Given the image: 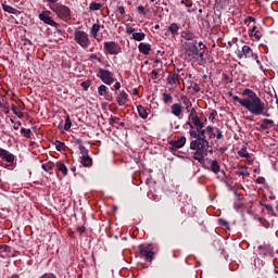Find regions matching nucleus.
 I'll use <instances>...</instances> for the list:
<instances>
[{
  "instance_id": "f257e3e1",
  "label": "nucleus",
  "mask_w": 278,
  "mask_h": 278,
  "mask_svg": "<svg viewBox=\"0 0 278 278\" xmlns=\"http://www.w3.org/2000/svg\"><path fill=\"white\" fill-rule=\"evenodd\" d=\"M212 144H214V142H210L207 141V139H195L191 141L190 149L192 151H195L193 154V159L200 162V164H203L205 162V156H207V153H214Z\"/></svg>"
},
{
  "instance_id": "f03ea898",
  "label": "nucleus",
  "mask_w": 278,
  "mask_h": 278,
  "mask_svg": "<svg viewBox=\"0 0 278 278\" xmlns=\"http://www.w3.org/2000/svg\"><path fill=\"white\" fill-rule=\"evenodd\" d=\"M241 105H262V100L253 89L245 88L240 92Z\"/></svg>"
},
{
  "instance_id": "7ed1b4c3",
  "label": "nucleus",
  "mask_w": 278,
  "mask_h": 278,
  "mask_svg": "<svg viewBox=\"0 0 278 278\" xmlns=\"http://www.w3.org/2000/svg\"><path fill=\"white\" fill-rule=\"evenodd\" d=\"M191 121L195 127V130L194 129L190 130L191 138L201 139V140L207 139V137L205 136V129H203V127H205V123L201 122V117H199L198 115L195 117H192Z\"/></svg>"
},
{
  "instance_id": "20e7f679",
  "label": "nucleus",
  "mask_w": 278,
  "mask_h": 278,
  "mask_svg": "<svg viewBox=\"0 0 278 278\" xmlns=\"http://www.w3.org/2000/svg\"><path fill=\"white\" fill-rule=\"evenodd\" d=\"M50 10L61 21H71V14H73V11H71V8L66 7L65 4L58 2L56 4L52 5Z\"/></svg>"
},
{
  "instance_id": "39448f33",
  "label": "nucleus",
  "mask_w": 278,
  "mask_h": 278,
  "mask_svg": "<svg viewBox=\"0 0 278 278\" xmlns=\"http://www.w3.org/2000/svg\"><path fill=\"white\" fill-rule=\"evenodd\" d=\"M185 49V60L187 62H192V60H197V55H199V47H197V41H186L184 43Z\"/></svg>"
},
{
  "instance_id": "423d86ee",
  "label": "nucleus",
  "mask_w": 278,
  "mask_h": 278,
  "mask_svg": "<svg viewBox=\"0 0 278 278\" xmlns=\"http://www.w3.org/2000/svg\"><path fill=\"white\" fill-rule=\"evenodd\" d=\"M74 40L83 49H88V47H90V38L88 37V33L84 30H75Z\"/></svg>"
},
{
  "instance_id": "0eeeda50",
  "label": "nucleus",
  "mask_w": 278,
  "mask_h": 278,
  "mask_svg": "<svg viewBox=\"0 0 278 278\" xmlns=\"http://www.w3.org/2000/svg\"><path fill=\"white\" fill-rule=\"evenodd\" d=\"M105 53L109 55H118L123 51V48L115 41H106L103 43Z\"/></svg>"
},
{
  "instance_id": "6e6552de",
  "label": "nucleus",
  "mask_w": 278,
  "mask_h": 278,
  "mask_svg": "<svg viewBox=\"0 0 278 278\" xmlns=\"http://www.w3.org/2000/svg\"><path fill=\"white\" fill-rule=\"evenodd\" d=\"M39 21H42V23H45L46 25H50V27H55V29L60 27V23L53 21V17L51 16V11L49 10L39 13Z\"/></svg>"
},
{
  "instance_id": "1a4fd4ad",
  "label": "nucleus",
  "mask_w": 278,
  "mask_h": 278,
  "mask_svg": "<svg viewBox=\"0 0 278 278\" xmlns=\"http://www.w3.org/2000/svg\"><path fill=\"white\" fill-rule=\"evenodd\" d=\"M98 77L103 81V84H106V86H112V84H114V76L112 75V72L108 70L99 68Z\"/></svg>"
},
{
  "instance_id": "9d476101",
  "label": "nucleus",
  "mask_w": 278,
  "mask_h": 278,
  "mask_svg": "<svg viewBox=\"0 0 278 278\" xmlns=\"http://www.w3.org/2000/svg\"><path fill=\"white\" fill-rule=\"evenodd\" d=\"M179 73H181V70H174L173 72H170L166 78V81L169 86H173V88H177V86H179V84H181V80L179 79V77H181V75H179Z\"/></svg>"
},
{
  "instance_id": "9b49d317",
  "label": "nucleus",
  "mask_w": 278,
  "mask_h": 278,
  "mask_svg": "<svg viewBox=\"0 0 278 278\" xmlns=\"http://www.w3.org/2000/svg\"><path fill=\"white\" fill-rule=\"evenodd\" d=\"M247 110L251 112V114H254V116H271V113H268L266 108L264 105H245Z\"/></svg>"
},
{
  "instance_id": "f8f14e48",
  "label": "nucleus",
  "mask_w": 278,
  "mask_h": 278,
  "mask_svg": "<svg viewBox=\"0 0 278 278\" xmlns=\"http://www.w3.org/2000/svg\"><path fill=\"white\" fill-rule=\"evenodd\" d=\"M205 134H207L210 140L216 138L217 140H223V131L218 129L217 127L207 126L206 129H204Z\"/></svg>"
},
{
  "instance_id": "ddd939ff",
  "label": "nucleus",
  "mask_w": 278,
  "mask_h": 278,
  "mask_svg": "<svg viewBox=\"0 0 278 278\" xmlns=\"http://www.w3.org/2000/svg\"><path fill=\"white\" fill-rule=\"evenodd\" d=\"M168 144H169V151L172 153L173 151L184 149V147H186V137H180L177 140H170Z\"/></svg>"
},
{
  "instance_id": "4468645a",
  "label": "nucleus",
  "mask_w": 278,
  "mask_h": 278,
  "mask_svg": "<svg viewBox=\"0 0 278 278\" xmlns=\"http://www.w3.org/2000/svg\"><path fill=\"white\" fill-rule=\"evenodd\" d=\"M138 250H139L141 257H144V260L147 262H153V255H155V253L153 251L147 250V248L143 244H140L138 247Z\"/></svg>"
},
{
  "instance_id": "2eb2a0df",
  "label": "nucleus",
  "mask_w": 278,
  "mask_h": 278,
  "mask_svg": "<svg viewBox=\"0 0 278 278\" xmlns=\"http://www.w3.org/2000/svg\"><path fill=\"white\" fill-rule=\"evenodd\" d=\"M0 160L8 162L9 164H14L15 156L10 151L0 148Z\"/></svg>"
},
{
  "instance_id": "dca6fc26",
  "label": "nucleus",
  "mask_w": 278,
  "mask_h": 278,
  "mask_svg": "<svg viewBox=\"0 0 278 278\" xmlns=\"http://www.w3.org/2000/svg\"><path fill=\"white\" fill-rule=\"evenodd\" d=\"M139 53H142L143 55H149L151 53V45L141 42L138 46Z\"/></svg>"
},
{
  "instance_id": "f3484780",
  "label": "nucleus",
  "mask_w": 278,
  "mask_h": 278,
  "mask_svg": "<svg viewBox=\"0 0 278 278\" xmlns=\"http://www.w3.org/2000/svg\"><path fill=\"white\" fill-rule=\"evenodd\" d=\"M167 31L173 36V38L179 36V24L173 23L170 26L167 27Z\"/></svg>"
},
{
  "instance_id": "a211bd4d",
  "label": "nucleus",
  "mask_w": 278,
  "mask_h": 278,
  "mask_svg": "<svg viewBox=\"0 0 278 278\" xmlns=\"http://www.w3.org/2000/svg\"><path fill=\"white\" fill-rule=\"evenodd\" d=\"M12 252V248L8 244L0 245V257L5 258Z\"/></svg>"
},
{
  "instance_id": "6ab92c4d",
  "label": "nucleus",
  "mask_w": 278,
  "mask_h": 278,
  "mask_svg": "<svg viewBox=\"0 0 278 278\" xmlns=\"http://www.w3.org/2000/svg\"><path fill=\"white\" fill-rule=\"evenodd\" d=\"M55 166H56V170L59 173H62L63 177H66V175H68V167H66L64 162H56Z\"/></svg>"
},
{
  "instance_id": "aec40b11",
  "label": "nucleus",
  "mask_w": 278,
  "mask_h": 278,
  "mask_svg": "<svg viewBox=\"0 0 278 278\" xmlns=\"http://www.w3.org/2000/svg\"><path fill=\"white\" fill-rule=\"evenodd\" d=\"M2 10L4 12H8L9 14H15V15L21 14V11H18L17 9L11 7L10 4H2Z\"/></svg>"
},
{
  "instance_id": "412c9836",
  "label": "nucleus",
  "mask_w": 278,
  "mask_h": 278,
  "mask_svg": "<svg viewBox=\"0 0 278 278\" xmlns=\"http://www.w3.org/2000/svg\"><path fill=\"white\" fill-rule=\"evenodd\" d=\"M208 170L215 173V175H218V173H220V164H218V161H212Z\"/></svg>"
},
{
  "instance_id": "4be33fe9",
  "label": "nucleus",
  "mask_w": 278,
  "mask_h": 278,
  "mask_svg": "<svg viewBox=\"0 0 278 278\" xmlns=\"http://www.w3.org/2000/svg\"><path fill=\"white\" fill-rule=\"evenodd\" d=\"M265 210H267V213L271 216H275V218L278 217V204L275 206V208L271 205L265 204Z\"/></svg>"
},
{
  "instance_id": "5701e85b",
  "label": "nucleus",
  "mask_w": 278,
  "mask_h": 278,
  "mask_svg": "<svg viewBox=\"0 0 278 278\" xmlns=\"http://www.w3.org/2000/svg\"><path fill=\"white\" fill-rule=\"evenodd\" d=\"M80 164L86 168H90L92 166V157L89 156H80Z\"/></svg>"
},
{
  "instance_id": "b1692460",
  "label": "nucleus",
  "mask_w": 278,
  "mask_h": 278,
  "mask_svg": "<svg viewBox=\"0 0 278 278\" xmlns=\"http://www.w3.org/2000/svg\"><path fill=\"white\" fill-rule=\"evenodd\" d=\"M247 166H238V170L236 172V175H239L241 177H250L251 173L247 169Z\"/></svg>"
},
{
  "instance_id": "393cba45",
  "label": "nucleus",
  "mask_w": 278,
  "mask_h": 278,
  "mask_svg": "<svg viewBox=\"0 0 278 278\" xmlns=\"http://www.w3.org/2000/svg\"><path fill=\"white\" fill-rule=\"evenodd\" d=\"M98 94H100V97H105L106 99H110V92L108 91V87L105 85L99 86Z\"/></svg>"
},
{
  "instance_id": "a878e982",
  "label": "nucleus",
  "mask_w": 278,
  "mask_h": 278,
  "mask_svg": "<svg viewBox=\"0 0 278 278\" xmlns=\"http://www.w3.org/2000/svg\"><path fill=\"white\" fill-rule=\"evenodd\" d=\"M127 99H129V96L127 94V92L122 91L118 97H117V103L119 105H125V103H127Z\"/></svg>"
},
{
  "instance_id": "bb28decb",
  "label": "nucleus",
  "mask_w": 278,
  "mask_h": 278,
  "mask_svg": "<svg viewBox=\"0 0 278 278\" xmlns=\"http://www.w3.org/2000/svg\"><path fill=\"white\" fill-rule=\"evenodd\" d=\"M181 38L188 40L187 42H194V34L188 30L181 33Z\"/></svg>"
},
{
  "instance_id": "cd10ccee",
  "label": "nucleus",
  "mask_w": 278,
  "mask_h": 278,
  "mask_svg": "<svg viewBox=\"0 0 278 278\" xmlns=\"http://www.w3.org/2000/svg\"><path fill=\"white\" fill-rule=\"evenodd\" d=\"M99 31H101V25L93 24L92 27L90 28L91 38H97V36H99Z\"/></svg>"
},
{
  "instance_id": "c85d7f7f",
  "label": "nucleus",
  "mask_w": 278,
  "mask_h": 278,
  "mask_svg": "<svg viewBox=\"0 0 278 278\" xmlns=\"http://www.w3.org/2000/svg\"><path fill=\"white\" fill-rule=\"evenodd\" d=\"M77 144H79V151H80L81 157H87L90 155L88 154L89 153L88 149L84 147V144H81V139L77 140Z\"/></svg>"
},
{
  "instance_id": "c756f323",
  "label": "nucleus",
  "mask_w": 278,
  "mask_h": 278,
  "mask_svg": "<svg viewBox=\"0 0 278 278\" xmlns=\"http://www.w3.org/2000/svg\"><path fill=\"white\" fill-rule=\"evenodd\" d=\"M144 38H147V34L142 33V30L132 34V40H136L137 42H142Z\"/></svg>"
},
{
  "instance_id": "7c9ffc66",
  "label": "nucleus",
  "mask_w": 278,
  "mask_h": 278,
  "mask_svg": "<svg viewBox=\"0 0 278 278\" xmlns=\"http://www.w3.org/2000/svg\"><path fill=\"white\" fill-rule=\"evenodd\" d=\"M137 112L140 118H147V116H149V113L147 112V108H144L143 105H137Z\"/></svg>"
},
{
  "instance_id": "2f4dec72",
  "label": "nucleus",
  "mask_w": 278,
  "mask_h": 278,
  "mask_svg": "<svg viewBox=\"0 0 278 278\" xmlns=\"http://www.w3.org/2000/svg\"><path fill=\"white\" fill-rule=\"evenodd\" d=\"M274 124H275V122L273 119L265 118L261 123V129H264V130L270 129V126Z\"/></svg>"
},
{
  "instance_id": "473e14b6",
  "label": "nucleus",
  "mask_w": 278,
  "mask_h": 278,
  "mask_svg": "<svg viewBox=\"0 0 278 278\" xmlns=\"http://www.w3.org/2000/svg\"><path fill=\"white\" fill-rule=\"evenodd\" d=\"M181 112H184L181 105H172V114H174V116H181Z\"/></svg>"
},
{
  "instance_id": "72a5a7b5",
  "label": "nucleus",
  "mask_w": 278,
  "mask_h": 278,
  "mask_svg": "<svg viewBox=\"0 0 278 278\" xmlns=\"http://www.w3.org/2000/svg\"><path fill=\"white\" fill-rule=\"evenodd\" d=\"M41 168H43L46 173H49L50 170H53V168H55V163L49 161L48 163L42 164Z\"/></svg>"
},
{
  "instance_id": "f704fd0d",
  "label": "nucleus",
  "mask_w": 278,
  "mask_h": 278,
  "mask_svg": "<svg viewBox=\"0 0 278 278\" xmlns=\"http://www.w3.org/2000/svg\"><path fill=\"white\" fill-rule=\"evenodd\" d=\"M242 50H243V55L244 58H253V49H251L250 46H243L242 47Z\"/></svg>"
},
{
  "instance_id": "c9c22d12",
  "label": "nucleus",
  "mask_w": 278,
  "mask_h": 278,
  "mask_svg": "<svg viewBox=\"0 0 278 278\" xmlns=\"http://www.w3.org/2000/svg\"><path fill=\"white\" fill-rule=\"evenodd\" d=\"M217 5H219V8L222 10H227V8L229 7V4L231 3V0H215Z\"/></svg>"
},
{
  "instance_id": "e433bc0d",
  "label": "nucleus",
  "mask_w": 278,
  "mask_h": 278,
  "mask_svg": "<svg viewBox=\"0 0 278 278\" xmlns=\"http://www.w3.org/2000/svg\"><path fill=\"white\" fill-rule=\"evenodd\" d=\"M101 8H103V4H101V3H99V2H96V1H93V2H91V3L89 4V10H90L91 12H97V10H101Z\"/></svg>"
},
{
  "instance_id": "4c0bfd02",
  "label": "nucleus",
  "mask_w": 278,
  "mask_h": 278,
  "mask_svg": "<svg viewBox=\"0 0 278 278\" xmlns=\"http://www.w3.org/2000/svg\"><path fill=\"white\" fill-rule=\"evenodd\" d=\"M189 89H190V90H193V91H195V92H201V86L197 83V79L190 81Z\"/></svg>"
},
{
  "instance_id": "58836bf2",
  "label": "nucleus",
  "mask_w": 278,
  "mask_h": 278,
  "mask_svg": "<svg viewBox=\"0 0 278 278\" xmlns=\"http://www.w3.org/2000/svg\"><path fill=\"white\" fill-rule=\"evenodd\" d=\"M12 111L17 118H23L24 114H23V112H21V109H18L17 105H13Z\"/></svg>"
},
{
  "instance_id": "ea45409f",
  "label": "nucleus",
  "mask_w": 278,
  "mask_h": 278,
  "mask_svg": "<svg viewBox=\"0 0 278 278\" xmlns=\"http://www.w3.org/2000/svg\"><path fill=\"white\" fill-rule=\"evenodd\" d=\"M23 40H24L23 47L29 51V49L34 47V42H31V40H29L28 38H24Z\"/></svg>"
},
{
  "instance_id": "a19ab883",
  "label": "nucleus",
  "mask_w": 278,
  "mask_h": 278,
  "mask_svg": "<svg viewBox=\"0 0 278 278\" xmlns=\"http://www.w3.org/2000/svg\"><path fill=\"white\" fill-rule=\"evenodd\" d=\"M239 157H251L249 154V151H247V148H241V150L238 152Z\"/></svg>"
},
{
  "instance_id": "79ce46f5",
  "label": "nucleus",
  "mask_w": 278,
  "mask_h": 278,
  "mask_svg": "<svg viewBox=\"0 0 278 278\" xmlns=\"http://www.w3.org/2000/svg\"><path fill=\"white\" fill-rule=\"evenodd\" d=\"M163 102L168 104L173 103V97L166 92L163 93Z\"/></svg>"
},
{
  "instance_id": "37998d69",
  "label": "nucleus",
  "mask_w": 278,
  "mask_h": 278,
  "mask_svg": "<svg viewBox=\"0 0 278 278\" xmlns=\"http://www.w3.org/2000/svg\"><path fill=\"white\" fill-rule=\"evenodd\" d=\"M21 134L24 136V138H30L31 136V129L29 128H22Z\"/></svg>"
},
{
  "instance_id": "c03bdc74",
  "label": "nucleus",
  "mask_w": 278,
  "mask_h": 278,
  "mask_svg": "<svg viewBox=\"0 0 278 278\" xmlns=\"http://www.w3.org/2000/svg\"><path fill=\"white\" fill-rule=\"evenodd\" d=\"M229 97H231L235 103H240V105H242V96L238 97V96H235L233 93H229Z\"/></svg>"
},
{
  "instance_id": "a18cd8bd",
  "label": "nucleus",
  "mask_w": 278,
  "mask_h": 278,
  "mask_svg": "<svg viewBox=\"0 0 278 278\" xmlns=\"http://www.w3.org/2000/svg\"><path fill=\"white\" fill-rule=\"evenodd\" d=\"M137 12H139V14H142L143 16H147V14L149 13V10H147L143 5H139L137 8Z\"/></svg>"
},
{
  "instance_id": "49530a36",
  "label": "nucleus",
  "mask_w": 278,
  "mask_h": 278,
  "mask_svg": "<svg viewBox=\"0 0 278 278\" xmlns=\"http://www.w3.org/2000/svg\"><path fill=\"white\" fill-rule=\"evenodd\" d=\"M72 125H73V123L71 122V117H66L65 124H64L65 131H68V129H71Z\"/></svg>"
},
{
  "instance_id": "de8ad7c7",
  "label": "nucleus",
  "mask_w": 278,
  "mask_h": 278,
  "mask_svg": "<svg viewBox=\"0 0 278 278\" xmlns=\"http://www.w3.org/2000/svg\"><path fill=\"white\" fill-rule=\"evenodd\" d=\"M91 84H92V81H90V80H85V81H83V83L80 84V86H81V88H83L84 90H88V88H90Z\"/></svg>"
},
{
  "instance_id": "09e8293b",
  "label": "nucleus",
  "mask_w": 278,
  "mask_h": 278,
  "mask_svg": "<svg viewBox=\"0 0 278 278\" xmlns=\"http://www.w3.org/2000/svg\"><path fill=\"white\" fill-rule=\"evenodd\" d=\"M10 114V108L7 105H0V116L1 114Z\"/></svg>"
},
{
  "instance_id": "8fccbe9b",
  "label": "nucleus",
  "mask_w": 278,
  "mask_h": 278,
  "mask_svg": "<svg viewBox=\"0 0 278 278\" xmlns=\"http://www.w3.org/2000/svg\"><path fill=\"white\" fill-rule=\"evenodd\" d=\"M199 59H200V62H205V53L199 51V49H198V54H197V59L195 60H199Z\"/></svg>"
},
{
  "instance_id": "3c124183",
  "label": "nucleus",
  "mask_w": 278,
  "mask_h": 278,
  "mask_svg": "<svg viewBox=\"0 0 278 278\" xmlns=\"http://www.w3.org/2000/svg\"><path fill=\"white\" fill-rule=\"evenodd\" d=\"M43 1V3H47L48 4V8H49V10H50V8L52 7V5H55L56 3H58V1H60V0H42Z\"/></svg>"
},
{
  "instance_id": "603ef678",
  "label": "nucleus",
  "mask_w": 278,
  "mask_h": 278,
  "mask_svg": "<svg viewBox=\"0 0 278 278\" xmlns=\"http://www.w3.org/2000/svg\"><path fill=\"white\" fill-rule=\"evenodd\" d=\"M37 110H38V112H40V110H41V114H49V112H50V110H49V108L47 106V105H45V106H37Z\"/></svg>"
},
{
  "instance_id": "864d4df0",
  "label": "nucleus",
  "mask_w": 278,
  "mask_h": 278,
  "mask_svg": "<svg viewBox=\"0 0 278 278\" xmlns=\"http://www.w3.org/2000/svg\"><path fill=\"white\" fill-rule=\"evenodd\" d=\"M65 148L66 146L64 144V142L58 141V144L55 146L56 151H64Z\"/></svg>"
},
{
  "instance_id": "5fc2aeb1",
  "label": "nucleus",
  "mask_w": 278,
  "mask_h": 278,
  "mask_svg": "<svg viewBox=\"0 0 278 278\" xmlns=\"http://www.w3.org/2000/svg\"><path fill=\"white\" fill-rule=\"evenodd\" d=\"M159 75H160V72H157V70H153V71L150 73L151 79H157Z\"/></svg>"
},
{
  "instance_id": "6e6d98bb",
  "label": "nucleus",
  "mask_w": 278,
  "mask_h": 278,
  "mask_svg": "<svg viewBox=\"0 0 278 278\" xmlns=\"http://www.w3.org/2000/svg\"><path fill=\"white\" fill-rule=\"evenodd\" d=\"M180 3L186 8H192V0H181Z\"/></svg>"
},
{
  "instance_id": "4d7b16f0",
  "label": "nucleus",
  "mask_w": 278,
  "mask_h": 278,
  "mask_svg": "<svg viewBox=\"0 0 278 278\" xmlns=\"http://www.w3.org/2000/svg\"><path fill=\"white\" fill-rule=\"evenodd\" d=\"M126 34H128V36H129V35H132V36H134V34H136V28H134V27H131V26H127V27H126Z\"/></svg>"
},
{
  "instance_id": "13d9d810",
  "label": "nucleus",
  "mask_w": 278,
  "mask_h": 278,
  "mask_svg": "<svg viewBox=\"0 0 278 278\" xmlns=\"http://www.w3.org/2000/svg\"><path fill=\"white\" fill-rule=\"evenodd\" d=\"M223 79L226 81V84H231L233 81V79H231V77L227 74H223Z\"/></svg>"
},
{
  "instance_id": "bf43d9fd",
  "label": "nucleus",
  "mask_w": 278,
  "mask_h": 278,
  "mask_svg": "<svg viewBox=\"0 0 278 278\" xmlns=\"http://www.w3.org/2000/svg\"><path fill=\"white\" fill-rule=\"evenodd\" d=\"M199 116V113H197V109H192L189 114V118L192 119L194 117Z\"/></svg>"
},
{
  "instance_id": "052dcab7",
  "label": "nucleus",
  "mask_w": 278,
  "mask_h": 278,
  "mask_svg": "<svg viewBox=\"0 0 278 278\" xmlns=\"http://www.w3.org/2000/svg\"><path fill=\"white\" fill-rule=\"evenodd\" d=\"M236 55L239 60H242V58H244V51L243 50H237Z\"/></svg>"
},
{
  "instance_id": "680f3d73",
  "label": "nucleus",
  "mask_w": 278,
  "mask_h": 278,
  "mask_svg": "<svg viewBox=\"0 0 278 278\" xmlns=\"http://www.w3.org/2000/svg\"><path fill=\"white\" fill-rule=\"evenodd\" d=\"M23 124L21 122H15L14 125H13V129H15V131H18V129H21V126Z\"/></svg>"
},
{
  "instance_id": "e2e57ef3",
  "label": "nucleus",
  "mask_w": 278,
  "mask_h": 278,
  "mask_svg": "<svg viewBox=\"0 0 278 278\" xmlns=\"http://www.w3.org/2000/svg\"><path fill=\"white\" fill-rule=\"evenodd\" d=\"M256 184H260V185H264V184H266V178H264V177H258L257 179H256Z\"/></svg>"
},
{
  "instance_id": "0e129e2a",
  "label": "nucleus",
  "mask_w": 278,
  "mask_h": 278,
  "mask_svg": "<svg viewBox=\"0 0 278 278\" xmlns=\"http://www.w3.org/2000/svg\"><path fill=\"white\" fill-rule=\"evenodd\" d=\"M256 29H257V26H253V27L250 29L249 36H250L251 38H253L255 31H257Z\"/></svg>"
},
{
  "instance_id": "69168bd1",
  "label": "nucleus",
  "mask_w": 278,
  "mask_h": 278,
  "mask_svg": "<svg viewBox=\"0 0 278 278\" xmlns=\"http://www.w3.org/2000/svg\"><path fill=\"white\" fill-rule=\"evenodd\" d=\"M219 225H222V227H229V222L225 220V219H219Z\"/></svg>"
},
{
  "instance_id": "338daca9",
  "label": "nucleus",
  "mask_w": 278,
  "mask_h": 278,
  "mask_svg": "<svg viewBox=\"0 0 278 278\" xmlns=\"http://www.w3.org/2000/svg\"><path fill=\"white\" fill-rule=\"evenodd\" d=\"M117 12L123 16L125 14V7H117Z\"/></svg>"
},
{
  "instance_id": "774afa93",
  "label": "nucleus",
  "mask_w": 278,
  "mask_h": 278,
  "mask_svg": "<svg viewBox=\"0 0 278 278\" xmlns=\"http://www.w3.org/2000/svg\"><path fill=\"white\" fill-rule=\"evenodd\" d=\"M89 59L90 60H98L99 62H101V58L97 56L96 53L90 54Z\"/></svg>"
}]
</instances>
